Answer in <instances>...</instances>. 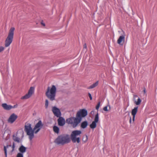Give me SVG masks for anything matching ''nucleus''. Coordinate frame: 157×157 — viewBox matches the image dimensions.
<instances>
[{
  "mask_svg": "<svg viewBox=\"0 0 157 157\" xmlns=\"http://www.w3.org/2000/svg\"><path fill=\"white\" fill-rule=\"evenodd\" d=\"M103 109L104 111H108V110L107 109V106H105L103 108Z\"/></svg>",
  "mask_w": 157,
  "mask_h": 157,
  "instance_id": "obj_27",
  "label": "nucleus"
},
{
  "mask_svg": "<svg viewBox=\"0 0 157 157\" xmlns=\"http://www.w3.org/2000/svg\"><path fill=\"white\" fill-rule=\"evenodd\" d=\"M2 106L5 110H10L12 109V106L10 105H8L6 103H3L2 105Z\"/></svg>",
  "mask_w": 157,
  "mask_h": 157,
  "instance_id": "obj_15",
  "label": "nucleus"
},
{
  "mask_svg": "<svg viewBox=\"0 0 157 157\" xmlns=\"http://www.w3.org/2000/svg\"><path fill=\"white\" fill-rule=\"evenodd\" d=\"M83 47H84V48H87L86 45V44H84V46H83Z\"/></svg>",
  "mask_w": 157,
  "mask_h": 157,
  "instance_id": "obj_31",
  "label": "nucleus"
},
{
  "mask_svg": "<svg viewBox=\"0 0 157 157\" xmlns=\"http://www.w3.org/2000/svg\"><path fill=\"white\" fill-rule=\"evenodd\" d=\"M20 153H23L26 151V148L23 145L21 146L19 148Z\"/></svg>",
  "mask_w": 157,
  "mask_h": 157,
  "instance_id": "obj_18",
  "label": "nucleus"
},
{
  "mask_svg": "<svg viewBox=\"0 0 157 157\" xmlns=\"http://www.w3.org/2000/svg\"><path fill=\"white\" fill-rule=\"evenodd\" d=\"M70 141L69 136L67 134H64L59 136L55 140L54 142L58 145H63L69 143Z\"/></svg>",
  "mask_w": 157,
  "mask_h": 157,
  "instance_id": "obj_3",
  "label": "nucleus"
},
{
  "mask_svg": "<svg viewBox=\"0 0 157 157\" xmlns=\"http://www.w3.org/2000/svg\"><path fill=\"white\" fill-rule=\"evenodd\" d=\"M52 111L55 116L57 117H59L61 115V113L59 109L56 106H54L52 107Z\"/></svg>",
  "mask_w": 157,
  "mask_h": 157,
  "instance_id": "obj_9",
  "label": "nucleus"
},
{
  "mask_svg": "<svg viewBox=\"0 0 157 157\" xmlns=\"http://www.w3.org/2000/svg\"><path fill=\"white\" fill-rule=\"evenodd\" d=\"M56 92V88L55 86L52 85L51 88L48 87L45 94L47 98L51 101H53L55 100Z\"/></svg>",
  "mask_w": 157,
  "mask_h": 157,
  "instance_id": "obj_4",
  "label": "nucleus"
},
{
  "mask_svg": "<svg viewBox=\"0 0 157 157\" xmlns=\"http://www.w3.org/2000/svg\"><path fill=\"white\" fill-rule=\"evenodd\" d=\"M34 88L33 87H30L28 92L27 94H26L25 95L21 97V99H25L29 98L34 93Z\"/></svg>",
  "mask_w": 157,
  "mask_h": 157,
  "instance_id": "obj_7",
  "label": "nucleus"
},
{
  "mask_svg": "<svg viewBox=\"0 0 157 157\" xmlns=\"http://www.w3.org/2000/svg\"><path fill=\"white\" fill-rule=\"evenodd\" d=\"M48 100L46 99L45 100V107L46 109L48 107Z\"/></svg>",
  "mask_w": 157,
  "mask_h": 157,
  "instance_id": "obj_23",
  "label": "nucleus"
},
{
  "mask_svg": "<svg viewBox=\"0 0 157 157\" xmlns=\"http://www.w3.org/2000/svg\"><path fill=\"white\" fill-rule=\"evenodd\" d=\"M100 102H99L98 103V104L97 105H96V109L97 110H98L99 108V107L100 106Z\"/></svg>",
  "mask_w": 157,
  "mask_h": 157,
  "instance_id": "obj_25",
  "label": "nucleus"
},
{
  "mask_svg": "<svg viewBox=\"0 0 157 157\" xmlns=\"http://www.w3.org/2000/svg\"><path fill=\"white\" fill-rule=\"evenodd\" d=\"M11 145H7L6 146H4V151L5 157H7V149L9 147H11Z\"/></svg>",
  "mask_w": 157,
  "mask_h": 157,
  "instance_id": "obj_20",
  "label": "nucleus"
},
{
  "mask_svg": "<svg viewBox=\"0 0 157 157\" xmlns=\"http://www.w3.org/2000/svg\"><path fill=\"white\" fill-rule=\"evenodd\" d=\"M88 96L90 98V100H92V97L91 94L90 93H88Z\"/></svg>",
  "mask_w": 157,
  "mask_h": 157,
  "instance_id": "obj_28",
  "label": "nucleus"
},
{
  "mask_svg": "<svg viewBox=\"0 0 157 157\" xmlns=\"http://www.w3.org/2000/svg\"><path fill=\"white\" fill-rule=\"evenodd\" d=\"M53 130L54 132L56 133V134H58L59 133V128L56 126H54L53 127Z\"/></svg>",
  "mask_w": 157,
  "mask_h": 157,
  "instance_id": "obj_21",
  "label": "nucleus"
},
{
  "mask_svg": "<svg viewBox=\"0 0 157 157\" xmlns=\"http://www.w3.org/2000/svg\"><path fill=\"white\" fill-rule=\"evenodd\" d=\"M129 122H130V123L131 122V117L130 118V120H129Z\"/></svg>",
  "mask_w": 157,
  "mask_h": 157,
  "instance_id": "obj_34",
  "label": "nucleus"
},
{
  "mask_svg": "<svg viewBox=\"0 0 157 157\" xmlns=\"http://www.w3.org/2000/svg\"><path fill=\"white\" fill-rule=\"evenodd\" d=\"M87 114V111L85 109H80L76 114V117H71L67 119L66 123L71 124L73 128L76 127L81 122L82 118Z\"/></svg>",
  "mask_w": 157,
  "mask_h": 157,
  "instance_id": "obj_1",
  "label": "nucleus"
},
{
  "mask_svg": "<svg viewBox=\"0 0 157 157\" xmlns=\"http://www.w3.org/2000/svg\"><path fill=\"white\" fill-rule=\"evenodd\" d=\"M13 139L14 141L17 142V143H19L20 141V139L17 136V133L13 135Z\"/></svg>",
  "mask_w": 157,
  "mask_h": 157,
  "instance_id": "obj_16",
  "label": "nucleus"
},
{
  "mask_svg": "<svg viewBox=\"0 0 157 157\" xmlns=\"http://www.w3.org/2000/svg\"><path fill=\"white\" fill-rule=\"evenodd\" d=\"M41 24L44 26H45V24L44 23H43L42 22H41Z\"/></svg>",
  "mask_w": 157,
  "mask_h": 157,
  "instance_id": "obj_33",
  "label": "nucleus"
},
{
  "mask_svg": "<svg viewBox=\"0 0 157 157\" xmlns=\"http://www.w3.org/2000/svg\"><path fill=\"white\" fill-rule=\"evenodd\" d=\"M88 125V123L87 121H85L82 122L81 124V128L83 129L85 128Z\"/></svg>",
  "mask_w": 157,
  "mask_h": 157,
  "instance_id": "obj_17",
  "label": "nucleus"
},
{
  "mask_svg": "<svg viewBox=\"0 0 157 157\" xmlns=\"http://www.w3.org/2000/svg\"><path fill=\"white\" fill-rule=\"evenodd\" d=\"M98 84V81H97L95 83H93V84L90 86L88 88V89H93L96 86H97Z\"/></svg>",
  "mask_w": 157,
  "mask_h": 157,
  "instance_id": "obj_19",
  "label": "nucleus"
},
{
  "mask_svg": "<svg viewBox=\"0 0 157 157\" xmlns=\"http://www.w3.org/2000/svg\"><path fill=\"white\" fill-rule=\"evenodd\" d=\"M87 140H88L87 136H86L85 137V140H83V141L85 143L87 141Z\"/></svg>",
  "mask_w": 157,
  "mask_h": 157,
  "instance_id": "obj_29",
  "label": "nucleus"
},
{
  "mask_svg": "<svg viewBox=\"0 0 157 157\" xmlns=\"http://www.w3.org/2000/svg\"><path fill=\"white\" fill-rule=\"evenodd\" d=\"M15 147V144L14 142H13V144H12V149L11 151L12 152H13L14 150Z\"/></svg>",
  "mask_w": 157,
  "mask_h": 157,
  "instance_id": "obj_24",
  "label": "nucleus"
},
{
  "mask_svg": "<svg viewBox=\"0 0 157 157\" xmlns=\"http://www.w3.org/2000/svg\"><path fill=\"white\" fill-rule=\"evenodd\" d=\"M17 157H23V154L21 153H18L17 155Z\"/></svg>",
  "mask_w": 157,
  "mask_h": 157,
  "instance_id": "obj_22",
  "label": "nucleus"
},
{
  "mask_svg": "<svg viewBox=\"0 0 157 157\" xmlns=\"http://www.w3.org/2000/svg\"><path fill=\"white\" fill-rule=\"evenodd\" d=\"M143 92L144 94H146V91L145 88H144Z\"/></svg>",
  "mask_w": 157,
  "mask_h": 157,
  "instance_id": "obj_30",
  "label": "nucleus"
},
{
  "mask_svg": "<svg viewBox=\"0 0 157 157\" xmlns=\"http://www.w3.org/2000/svg\"><path fill=\"white\" fill-rule=\"evenodd\" d=\"M12 108H14L17 107L16 105H14L13 106H12Z\"/></svg>",
  "mask_w": 157,
  "mask_h": 157,
  "instance_id": "obj_32",
  "label": "nucleus"
},
{
  "mask_svg": "<svg viewBox=\"0 0 157 157\" xmlns=\"http://www.w3.org/2000/svg\"><path fill=\"white\" fill-rule=\"evenodd\" d=\"M5 48L2 46H0V52L4 50Z\"/></svg>",
  "mask_w": 157,
  "mask_h": 157,
  "instance_id": "obj_26",
  "label": "nucleus"
},
{
  "mask_svg": "<svg viewBox=\"0 0 157 157\" xmlns=\"http://www.w3.org/2000/svg\"><path fill=\"white\" fill-rule=\"evenodd\" d=\"M17 116L14 113L11 114L8 120V122L10 124H13L17 118Z\"/></svg>",
  "mask_w": 157,
  "mask_h": 157,
  "instance_id": "obj_10",
  "label": "nucleus"
},
{
  "mask_svg": "<svg viewBox=\"0 0 157 157\" xmlns=\"http://www.w3.org/2000/svg\"><path fill=\"white\" fill-rule=\"evenodd\" d=\"M15 29L14 27H11L10 29L8 36L5 41V46L6 47H9L12 43L13 38Z\"/></svg>",
  "mask_w": 157,
  "mask_h": 157,
  "instance_id": "obj_6",
  "label": "nucleus"
},
{
  "mask_svg": "<svg viewBox=\"0 0 157 157\" xmlns=\"http://www.w3.org/2000/svg\"><path fill=\"white\" fill-rule=\"evenodd\" d=\"M43 124L41 120L38 121L33 129L30 124L28 123L25 126V130L27 134L29 136V139L31 140L34 137V133H37L43 126Z\"/></svg>",
  "mask_w": 157,
  "mask_h": 157,
  "instance_id": "obj_2",
  "label": "nucleus"
},
{
  "mask_svg": "<svg viewBox=\"0 0 157 157\" xmlns=\"http://www.w3.org/2000/svg\"><path fill=\"white\" fill-rule=\"evenodd\" d=\"M98 113H97L95 116L94 121H93L91 124L90 125V128L92 129H94V128H95L97 126L96 123L98 122Z\"/></svg>",
  "mask_w": 157,
  "mask_h": 157,
  "instance_id": "obj_8",
  "label": "nucleus"
},
{
  "mask_svg": "<svg viewBox=\"0 0 157 157\" xmlns=\"http://www.w3.org/2000/svg\"><path fill=\"white\" fill-rule=\"evenodd\" d=\"M125 40V36L123 35L120 36L117 40V43L120 45H122L123 44V42Z\"/></svg>",
  "mask_w": 157,
  "mask_h": 157,
  "instance_id": "obj_12",
  "label": "nucleus"
},
{
  "mask_svg": "<svg viewBox=\"0 0 157 157\" xmlns=\"http://www.w3.org/2000/svg\"><path fill=\"white\" fill-rule=\"evenodd\" d=\"M134 102L137 105H140L141 102V99L136 95L134 96Z\"/></svg>",
  "mask_w": 157,
  "mask_h": 157,
  "instance_id": "obj_13",
  "label": "nucleus"
},
{
  "mask_svg": "<svg viewBox=\"0 0 157 157\" xmlns=\"http://www.w3.org/2000/svg\"><path fill=\"white\" fill-rule=\"evenodd\" d=\"M58 120V125L60 126H63L65 123V121L64 118L61 117H59Z\"/></svg>",
  "mask_w": 157,
  "mask_h": 157,
  "instance_id": "obj_11",
  "label": "nucleus"
},
{
  "mask_svg": "<svg viewBox=\"0 0 157 157\" xmlns=\"http://www.w3.org/2000/svg\"><path fill=\"white\" fill-rule=\"evenodd\" d=\"M138 107L136 106L132 110L131 113L132 116V120L134 121L135 120V117L136 114L137 112Z\"/></svg>",
  "mask_w": 157,
  "mask_h": 157,
  "instance_id": "obj_14",
  "label": "nucleus"
},
{
  "mask_svg": "<svg viewBox=\"0 0 157 157\" xmlns=\"http://www.w3.org/2000/svg\"><path fill=\"white\" fill-rule=\"evenodd\" d=\"M82 133V131L79 130H74L72 132L71 134V139L73 143H79L80 137Z\"/></svg>",
  "mask_w": 157,
  "mask_h": 157,
  "instance_id": "obj_5",
  "label": "nucleus"
}]
</instances>
